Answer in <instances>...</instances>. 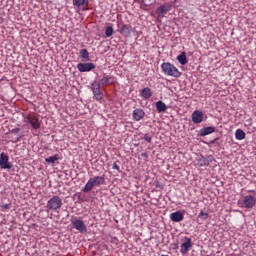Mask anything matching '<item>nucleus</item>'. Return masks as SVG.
Instances as JSON below:
<instances>
[{
	"mask_svg": "<svg viewBox=\"0 0 256 256\" xmlns=\"http://www.w3.org/2000/svg\"><path fill=\"white\" fill-rule=\"evenodd\" d=\"M104 183H105L104 176H94L88 180V182L85 184L82 191L84 193H89L93 191V187H99V185H103Z\"/></svg>",
	"mask_w": 256,
	"mask_h": 256,
	"instance_id": "1",
	"label": "nucleus"
},
{
	"mask_svg": "<svg viewBox=\"0 0 256 256\" xmlns=\"http://www.w3.org/2000/svg\"><path fill=\"white\" fill-rule=\"evenodd\" d=\"M161 69L164 75H168V77H181V72L177 67L169 62H164L161 64Z\"/></svg>",
	"mask_w": 256,
	"mask_h": 256,
	"instance_id": "2",
	"label": "nucleus"
},
{
	"mask_svg": "<svg viewBox=\"0 0 256 256\" xmlns=\"http://www.w3.org/2000/svg\"><path fill=\"white\" fill-rule=\"evenodd\" d=\"M256 204V199L252 195H247L238 200L239 207H244L245 209H253Z\"/></svg>",
	"mask_w": 256,
	"mask_h": 256,
	"instance_id": "3",
	"label": "nucleus"
},
{
	"mask_svg": "<svg viewBox=\"0 0 256 256\" xmlns=\"http://www.w3.org/2000/svg\"><path fill=\"white\" fill-rule=\"evenodd\" d=\"M61 207H63V199L59 196H53L47 202V209H49V211H57V209H61Z\"/></svg>",
	"mask_w": 256,
	"mask_h": 256,
	"instance_id": "4",
	"label": "nucleus"
},
{
	"mask_svg": "<svg viewBox=\"0 0 256 256\" xmlns=\"http://www.w3.org/2000/svg\"><path fill=\"white\" fill-rule=\"evenodd\" d=\"M92 93L94 95V98L96 101H102L103 100V91L101 90V84L97 81L93 82L91 85Z\"/></svg>",
	"mask_w": 256,
	"mask_h": 256,
	"instance_id": "5",
	"label": "nucleus"
},
{
	"mask_svg": "<svg viewBox=\"0 0 256 256\" xmlns=\"http://www.w3.org/2000/svg\"><path fill=\"white\" fill-rule=\"evenodd\" d=\"M172 7L173 6L171 4H169V3H164L163 5L158 7L156 9V13H157L158 17H165V15H167V13L170 12Z\"/></svg>",
	"mask_w": 256,
	"mask_h": 256,
	"instance_id": "6",
	"label": "nucleus"
},
{
	"mask_svg": "<svg viewBox=\"0 0 256 256\" xmlns=\"http://www.w3.org/2000/svg\"><path fill=\"white\" fill-rule=\"evenodd\" d=\"M71 223L74 229L79 231V233H87V226L83 220H72Z\"/></svg>",
	"mask_w": 256,
	"mask_h": 256,
	"instance_id": "7",
	"label": "nucleus"
},
{
	"mask_svg": "<svg viewBox=\"0 0 256 256\" xmlns=\"http://www.w3.org/2000/svg\"><path fill=\"white\" fill-rule=\"evenodd\" d=\"M77 69L80 73H87L89 71H93L95 69V64L93 63H78Z\"/></svg>",
	"mask_w": 256,
	"mask_h": 256,
	"instance_id": "8",
	"label": "nucleus"
},
{
	"mask_svg": "<svg viewBox=\"0 0 256 256\" xmlns=\"http://www.w3.org/2000/svg\"><path fill=\"white\" fill-rule=\"evenodd\" d=\"M0 167L1 169H11L12 167L9 163V156L3 152L0 154Z\"/></svg>",
	"mask_w": 256,
	"mask_h": 256,
	"instance_id": "9",
	"label": "nucleus"
},
{
	"mask_svg": "<svg viewBox=\"0 0 256 256\" xmlns=\"http://www.w3.org/2000/svg\"><path fill=\"white\" fill-rule=\"evenodd\" d=\"M27 123L31 125L34 129H39L41 127V123L39 122V116H27L26 117Z\"/></svg>",
	"mask_w": 256,
	"mask_h": 256,
	"instance_id": "10",
	"label": "nucleus"
},
{
	"mask_svg": "<svg viewBox=\"0 0 256 256\" xmlns=\"http://www.w3.org/2000/svg\"><path fill=\"white\" fill-rule=\"evenodd\" d=\"M73 5L78 7L81 11H87L89 0H73Z\"/></svg>",
	"mask_w": 256,
	"mask_h": 256,
	"instance_id": "11",
	"label": "nucleus"
},
{
	"mask_svg": "<svg viewBox=\"0 0 256 256\" xmlns=\"http://www.w3.org/2000/svg\"><path fill=\"white\" fill-rule=\"evenodd\" d=\"M191 247H192L191 238H185V242L181 244L180 253H182V255H187Z\"/></svg>",
	"mask_w": 256,
	"mask_h": 256,
	"instance_id": "12",
	"label": "nucleus"
},
{
	"mask_svg": "<svg viewBox=\"0 0 256 256\" xmlns=\"http://www.w3.org/2000/svg\"><path fill=\"white\" fill-rule=\"evenodd\" d=\"M192 121L193 123H196V124L203 123V112L199 110H195L192 113Z\"/></svg>",
	"mask_w": 256,
	"mask_h": 256,
	"instance_id": "13",
	"label": "nucleus"
},
{
	"mask_svg": "<svg viewBox=\"0 0 256 256\" xmlns=\"http://www.w3.org/2000/svg\"><path fill=\"white\" fill-rule=\"evenodd\" d=\"M114 83H115V77L113 76H104L100 80V84H102L103 87H107V85H114Z\"/></svg>",
	"mask_w": 256,
	"mask_h": 256,
	"instance_id": "14",
	"label": "nucleus"
},
{
	"mask_svg": "<svg viewBox=\"0 0 256 256\" xmlns=\"http://www.w3.org/2000/svg\"><path fill=\"white\" fill-rule=\"evenodd\" d=\"M170 219L174 223H179V222L183 221L184 216H183V213L176 211V212H173L172 214H170Z\"/></svg>",
	"mask_w": 256,
	"mask_h": 256,
	"instance_id": "15",
	"label": "nucleus"
},
{
	"mask_svg": "<svg viewBox=\"0 0 256 256\" xmlns=\"http://www.w3.org/2000/svg\"><path fill=\"white\" fill-rule=\"evenodd\" d=\"M143 117H145V111H143V109L137 108L133 111V119L135 121H141Z\"/></svg>",
	"mask_w": 256,
	"mask_h": 256,
	"instance_id": "16",
	"label": "nucleus"
},
{
	"mask_svg": "<svg viewBox=\"0 0 256 256\" xmlns=\"http://www.w3.org/2000/svg\"><path fill=\"white\" fill-rule=\"evenodd\" d=\"M120 33H121V35H123V37H130V35H131V25L124 24L122 26V28L120 29Z\"/></svg>",
	"mask_w": 256,
	"mask_h": 256,
	"instance_id": "17",
	"label": "nucleus"
},
{
	"mask_svg": "<svg viewBox=\"0 0 256 256\" xmlns=\"http://www.w3.org/2000/svg\"><path fill=\"white\" fill-rule=\"evenodd\" d=\"M211 133H215V127H204L200 129V136L206 137V135H211Z\"/></svg>",
	"mask_w": 256,
	"mask_h": 256,
	"instance_id": "18",
	"label": "nucleus"
},
{
	"mask_svg": "<svg viewBox=\"0 0 256 256\" xmlns=\"http://www.w3.org/2000/svg\"><path fill=\"white\" fill-rule=\"evenodd\" d=\"M141 97H143V99H151V97H153V92H151V88H144L141 90Z\"/></svg>",
	"mask_w": 256,
	"mask_h": 256,
	"instance_id": "19",
	"label": "nucleus"
},
{
	"mask_svg": "<svg viewBox=\"0 0 256 256\" xmlns=\"http://www.w3.org/2000/svg\"><path fill=\"white\" fill-rule=\"evenodd\" d=\"M156 109L158 113H165L167 111V105L163 101L156 102Z\"/></svg>",
	"mask_w": 256,
	"mask_h": 256,
	"instance_id": "20",
	"label": "nucleus"
},
{
	"mask_svg": "<svg viewBox=\"0 0 256 256\" xmlns=\"http://www.w3.org/2000/svg\"><path fill=\"white\" fill-rule=\"evenodd\" d=\"M80 57H81L83 63H87V61H90L89 51H87V49L80 50Z\"/></svg>",
	"mask_w": 256,
	"mask_h": 256,
	"instance_id": "21",
	"label": "nucleus"
},
{
	"mask_svg": "<svg viewBox=\"0 0 256 256\" xmlns=\"http://www.w3.org/2000/svg\"><path fill=\"white\" fill-rule=\"evenodd\" d=\"M177 61L180 63V65H187V54L185 52H182L177 56Z\"/></svg>",
	"mask_w": 256,
	"mask_h": 256,
	"instance_id": "22",
	"label": "nucleus"
},
{
	"mask_svg": "<svg viewBox=\"0 0 256 256\" xmlns=\"http://www.w3.org/2000/svg\"><path fill=\"white\" fill-rule=\"evenodd\" d=\"M235 137L238 141H243V139H245V131L242 129H237L235 132Z\"/></svg>",
	"mask_w": 256,
	"mask_h": 256,
	"instance_id": "23",
	"label": "nucleus"
},
{
	"mask_svg": "<svg viewBox=\"0 0 256 256\" xmlns=\"http://www.w3.org/2000/svg\"><path fill=\"white\" fill-rule=\"evenodd\" d=\"M46 163H55V161H59V154H55L54 156H50L45 159Z\"/></svg>",
	"mask_w": 256,
	"mask_h": 256,
	"instance_id": "24",
	"label": "nucleus"
},
{
	"mask_svg": "<svg viewBox=\"0 0 256 256\" xmlns=\"http://www.w3.org/2000/svg\"><path fill=\"white\" fill-rule=\"evenodd\" d=\"M198 219H201V221H207V219H209V213L201 211L198 215Z\"/></svg>",
	"mask_w": 256,
	"mask_h": 256,
	"instance_id": "25",
	"label": "nucleus"
},
{
	"mask_svg": "<svg viewBox=\"0 0 256 256\" xmlns=\"http://www.w3.org/2000/svg\"><path fill=\"white\" fill-rule=\"evenodd\" d=\"M114 30H113V26H108L105 29V35L106 37H111V35H113Z\"/></svg>",
	"mask_w": 256,
	"mask_h": 256,
	"instance_id": "26",
	"label": "nucleus"
},
{
	"mask_svg": "<svg viewBox=\"0 0 256 256\" xmlns=\"http://www.w3.org/2000/svg\"><path fill=\"white\" fill-rule=\"evenodd\" d=\"M143 139L144 141H147V143H151L153 137L149 134H144Z\"/></svg>",
	"mask_w": 256,
	"mask_h": 256,
	"instance_id": "27",
	"label": "nucleus"
},
{
	"mask_svg": "<svg viewBox=\"0 0 256 256\" xmlns=\"http://www.w3.org/2000/svg\"><path fill=\"white\" fill-rule=\"evenodd\" d=\"M112 169H115L116 171H118V173H121V168L119 167V165L117 164V162H114V163H113Z\"/></svg>",
	"mask_w": 256,
	"mask_h": 256,
	"instance_id": "28",
	"label": "nucleus"
},
{
	"mask_svg": "<svg viewBox=\"0 0 256 256\" xmlns=\"http://www.w3.org/2000/svg\"><path fill=\"white\" fill-rule=\"evenodd\" d=\"M1 208H2V209H10V206H9V204H3V205L1 206Z\"/></svg>",
	"mask_w": 256,
	"mask_h": 256,
	"instance_id": "29",
	"label": "nucleus"
},
{
	"mask_svg": "<svg viewBox=\"0 0 256 256\" xmlns=\"http://www.w3.org/2000/svg\"><path fill=\"white\" fill-rule=\"evenodd\" d=\"M19 131H21V129H19V128H15V129H12V133H19Z\"/></svg>",
	"mask_w": 256,
	"mask_h": 256,
	"instance_id": "30",
	"label": "nucleus"
},
{
	"mask_svg": "<svg viewBox=\"0 0 256 256\" xmlns=\"http://www.w3.org/2000/svg\"><path fill=\"white\" fill-rule=\"evenodd\" d=\"M206 166V165H209V163H207V162H204V163H201V167H203V166Z\"/></svg>",
	"mask_w": 256,
	"mask_h": 256,
	"instance_id": "31",
	"label": "nucleus"
},
{
	"mask_svg": "<svg viewBox=\"0 0 256 256\" xmlns=\"http://www.w3.org/2000/svg\"><path fill=\"white\" fill-rule=\"evenodd\" d=\"M142 157H147V153H142Z\"/></svg>",
	"mask_w": 256,
	"mask_h": 256,
	"instance_id": "32",
	"label": "nucleus"
}]
</instances>
